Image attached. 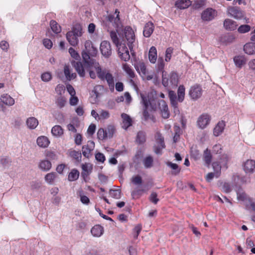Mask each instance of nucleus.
Masks as SVG:
<instances>
[{"label":"nucleus","mask_w":255,"mask_h":255,"mask_svg":"<svg viewBox=\"0 0 255 255\" xmlns=\"http://www.w3.org/2000/svg\"><path fill=\"white\" fill-rule=\"evenodd\" d=\"M66 102V99L65 97L59 96L56 100V104L57 106L60 109L65 106Z\"/></svg>","instance_id":"52"},{"label":"nucleus","mask_w":255,"mask_h":255,"mask_svg":"<svg viewBox=\"0 0 255 255\" xmlns=\"http://www.w3.org/2000/svg\"><path fill=\"white\" fill-rule=\"evenodd\" d=\"M202 92L201 86L196 84L190 88L189 94L192 100H197L201 97Z\"/></svg>","instance_id":"7"},{"label":"nucleus","mask_w":255,"mask_h":255,"mask_svg":"<svg viewBox=\"0 0 255 255\" xmlns=\"http://www.w3.org/2000/svg\"><path fill=\"white\" fill-rule=\"evenodd\" d=\"M251 30V26L248 24H243L241 25L238 29V31L240 33H245Z\"/></svg>","instance_id":"55"},{"label":"nucleus","mask_w":255,"mask_h":255,"mask_svg":"<svg viewBox=\"0 0 255 255\" xmlns=\"http://www.w3.org/2000/svg\"><path fill=\"white\" fill-rule=\"evenodd\" d=\"M155 138L156 142L158 144V146L165 147L164 137L159 132H156L155 135Z\"/></svg>","instance_id":"44"},{"label":"nucleus","mask_w":255,"mask_h":255,"mask_svg":"<svg viewBox=\"0 0 255 255\" xmlns=\"http://www.w3.org/2000/svg\"><path fill=\"white\" fill-rule=\"evenodd\" d=\"M214 172L216 173V178L220 176L221 174V166L219 162H214L212 164Z\"/></svg>","instance_id":"50"},{"label":"nucleus","mask_w":255,"mask_h":255,"mask_svg":"<svg viewBox=\"0 0 255 255\" xmlns=\"http://www.w3.org/2000/svg\"><path fill=\"white\" fill-rule=\"evenodd\" d=\"M149 200L150 202L154 204H156L159 201V199L157 198V194L156 192H152L149 197Z\"/></svg>","instance_id":"61"},{"label":"nucleus","mask_w":255,"mask_h":255,"mask_svg":"<svg viewBox=\"0 0 255 255\" xmlns=\"http://www.w3.org/2000/svg\"><path fill=\"white\" fill-rule=\"evenodd\" d=\"M164 62L163 58L159 57L157 60V71L162 72L164 71Z\"/></svg>","instance_id":"57"},{"label":"nucleus","mask_w":255,"mask_h":255,"mask_svg":"<svg viewBox=\"0 0 255 255\" xmlns=\"http://www.w3.org/2000/svg\"><path fill=\"white\" fill-rule=\"evenodd\" d=\"M105 130H107V131L108 136L112 137L115 131V128L114 126L109 125L107 127V128Z\"/></svg>","instance_id":"63"},{"label":"nucleus","mask_w":255,"mask_h":255,"mask_svg":"<svg viewBox=\"0 0 255 255\" xmlns=\"http://www.w3.org/2000/svg\"><path fill=\"white\" fill-rule=\"evenodd\" d=\"M69 32L76 34L77 36L81 37L83 33L82 26L80 24L77 23L73 25L72 30Z\"/></svg>","instance_id":"26"},{"label":"nucleus","mask_w":255,"mask_h":255,"mask_svg":"<svg viewBox=\"0 0 255 255\" xmlns=\"http://www.w3.org/2000/svg\"><path fill=\"white\" fill-rule=\"evenodd\" d=\"M225 126V123L222 121L219 122L215 127L213 131L214 135L217 136L222 133L224 130Z\"/></svg>","instance_id":"27"},{"label":"nucleus","mask_w":255,"mask_h":255,"mask_svg":"<svg viewBox=\"0 0 255 255\" xmlns=\"http://www.w3.org/2000/svg\"><path fill=\"white\" fill-rule=\"evenodd\" d=\"M52 165L50 161L48 160H41L38 165L39 168L45 171L49 170L51 168Z\"/></svg>","instance_id":"28"},{"label":"nucleus","mask_w":255,"mask_h":255,"mask_svg":"<svg viewBox=\"0 0 255 255\" xmlns=\"http://www.w3.org/2000/svg\"><path fill=\"white\" fill-rule=\"evenodd\" d=\"M149 102L146 99V98H143V102H141V103L143 105V113L142 115L145 121H147L148 120H151L153 123H155L156 121L155 118L153 116L149 114L148 111V102Z\"/></svg>","instance_id":"9"},{"label":"nucleus","mask_w":255,"mask_h":255,"mask_svg":"<svg viewBox=\"0 0 255 255\" xmlns=\"http://www.w3.org/2000/svg\"><path fill=\"white\" fill-rule=\"evenodd\" d=\"M98 138L100 140H103L108 137V133L107 130H105L104 128H101L99 129L97 132Z\"/></svg>","instance_id":"53"},{"label":"nucleus","mask_w":255,"mask_h":255,"mask_svg":"<svg viewBox=\"0 0 255 255\" xmlns=\"http://www.w3.org/2000/svg\"><path fill=\"white\" fill-rule=\"evenodd\" d=\"M148 190V188H136L131 192V196L133 198H139L143 193L146 192Z\"/></svg>","instance_id":"25"},{"label":"nucleus","mask_w":255,"mask_h":255,"mask_svg":"<svg viewBox=\"0 0 255 255\" xmlns=\"http://www.w3.org/2000/svg\"><path fill=\"white\" fill-rule=\"evenodd\" d=\"M166 164L168 167H170L172 169L171 172L172 175H177L180 173L181 168L177 164L172 163L170 161H167Z\"/></svg>","instance_id":"32"},{"label":"nucleus","mask_w":255,"mask_h":255,"mask_svg":"<svg viewBox=\"0 0 255 255\" xmlns=\"http://www.w3.org/2000/svg\"><path fill=\"white\" fill-rule=\"evenodd\" d=\"M140 97L141 98V102H143V98H146V100L149 101L147 102L148 108H149V107L150 106L151 111H156L158 109H159L158 102L159 100L153 99V98L149 97L148 96L144 95L142 94H140Z\"/></svg>","instance_id":"13"},{"label":"nucleus","mask_w":255,"mask_h":255,"mask_svg":"<svg viewBox=\"0 0 255 255\" xmlns=\"http://www.w3.org/2000/svg\"><path fill=\"white\" fill-rule=\"evenodd\" d=\"M26 124L28 128L35 129L38 125V122L35 118L30 117L27 119Z\"/></svg>","instance_id":"33"},{"label":"nucleus","mask_w":255,"mask_h":255,"mask_svg":"<svg viewBox=\"0 0 255 255\" xmlns=\"http://www.w3.org/2000/svg\"><path fill=\"white\" fill-rule=\"evenodd\" d=\"M69 154L77 162L80 163L81 161L82 154L80 151H77L74 150L71 151Z\"/></svg>","instance_id":"42"},{"label":"nucleus","mask_w":255,"mask_h":255,"mask_svg":"<svg viewBox=\"0 0 255 255\" xmlns=\"http://www.w3.org/2000/svg\"><path fill=\"white\" fill-rule=\"evenodd\" d=\"M77 194L80 197V201L84 204L88 205L90 203L89 198L83 194V191L82 189L79 190L77 192Z\"/></svg>","instance_id":"45"},{"label":"nucleus","mask_w":255,"mask_h":255,"mask_svg":"<svg viewBox=\"0 0 255 255\" xmlns=\"http://www.w3.org/2000/svg\"><path fill=\"white\" fill-rule=\"evenodd\" d=\"M168 96L170 99L171 105H175L177 103L178 97L176 93L172 90L168 92Z\"/></svg>","instance_id":"43"},{"label":"nucleus","mask_w":255,"mask_h":255,"mask_svg":"<svg viewBox=\"0 0 255 255\" xmlns=\"http://www.w3.org/2000/svg\"><path fill=\"white\" fill-rule=\"evenodd\" d=\"M79 172L76 169H73L71 170L68 176V179L69 181L77 180L79 176Z\"/></svg>","instance_id":"34"},{"label":"nucleus","mask_w":255,"mask_h":255,"mask_svg":"<svg viewBox=\"0 0 255 255\" xmlns=\"http://www.w3.org/2000/svg\"><path fill=\"white\" fill-rule=\"evenodd\" d=\"M212 158V156L210 150L207 148L204 152L203 159L205 164L207 166L210 165L211 162Z\"/></svg>","instance_id":"37"},{"label":"nucleus","mask_w":255,"mask_h":255,"mask_svg":"<svg viewBox=\"0 0 255 255\" xmlns=\"http://www.w3.org/2000/svg\"><path fill=\"white\" fill-rule=\"evenodd\" d=\"M100 51L102 54L106 58H108L112 54V48L110 43L108 41H103L100 45Z\"/></svg>","instance_id":"10"},{"label":"nucleus","mask_w":255,"mask_h":255,"mask_svg":"<svg viewBox=\"0 0 255 255\" xmlns=\"http://www.w3.org/2000/svg\"><path fill=\"white\" fill-rule=\"evenodd\" d=\"M191 4V1L190 0H179L175 2L176 6L180 9L187 8Z\"/></svg>","instance_id":"31"},{"label":"nucleus","mask_w":255,"mask_h":255,"mask_svg":"<svg viewBox=\"0 0 255 255\" xmlns=\"http://www.w3.org/2000/svg\"><path fill=\"white\" fill-rule=\"evenodd\" d=\"M121 117L123 119L122 127L127 129L132 125V120L129 116L125 113L122 114Z\"/></svg>","instance_id":"20"},{"label":"nucleus","mask_w":255,"mask_h":255,"mask_svg":"<svg viewBox=\"0 0 255 255\" xmlns=\"http://www.w3.org/2000/svg\"><path fill=\"white\" fill-rule=\"evenodd\" d=\"M158 106L162 117L165 119H168L170 116V113L166 102L163 100H160L158 102Z\"/></svg>","instance_id":"11"},{"label":"nucleus","mask_w":255,"mask_h":255,"mask_svg":"<svg viewBox=\"0 0 255 255\" xmlns=\"http://www.w3.org/2000/svg\"><path fill=\"white\" fill-rule=\"evenodd\" d=\"M135 68L136 71L140 74H142L143 76H145L146 74V68L145 64L143 62H139L135 65Z\"/></svg>","instance_id":"35"},{"label":"nucleus","mask_w":255,"mask_h":255,"mask_svg":"<svg viewBox=\"0 0 255 255\" xmlns=\"http://www.w3.org/2000/svg\"><path fill=\"white\" fill-rule=\"evenodd\" d=\"M92 235L96 237L101 236L104 233V228L99 225L94 226L91 230Z\"/></svg>","instance_id":"22"},{"label":"nucleus","mask_w":255,"mask_h":255,"mask_svg":"<svg viewBox=\"0 0 255 255\" xmlns=\"http://www.w3.org/2000/svg\"><path fill=\"white\" fill-rule=\"evenodd\" d=\"M217 15V12L212 8H208L204 10L201 14V18L203 21L212 20Z\"/></svg>","instance_id":"8"},{"label":"nucleus","mask_w":255,"mask_h":255,"mask_svg":"<svg viewBox=\"0 0 255 255\" xmlns=\"http://www.w3.org/2000/svg\"><path fill=\"white\" fill-rule=\"evenodd\" d=\"M50 25L52 30L54 33L58 34L61 32V26L58 24V23L56 21L54 20H51Z\"/></svg>","instance_id":"40"},{"label":"nucleus","mask_w":255,"mask_h":255,"mask_svg":"<svg viewBox=\"0 0 255 255\" xmlns=\"http://www.w3.org/2000/svg\"><path fill=\"white\" fill-rule=\"evenodd\" d=\"M98 53V49L95 47L92 41L86 40L84 44V48L82 52V56L85 64L90 66H97L99 64L93 57L96 56Z\"/></svg>","instance_id":"2"},{"label":"nucleus","mask_w":255,"mask_h":255,"mask_svg":"<svg viewBox=\"0 0 255 255\" xmlns=\"http://www.w3.org/2000/svg\"><path fill=\"white\" fill-rule=\"evenodd\" d=\"M244 169L246 173H252L255 169V161L247 160L244 164Z\"/></svg>","instance_id":"19"},{"label":"nucleus","mask_w":255,"mask_h":255,"mask_svg":"<svg viewBox=\"0 0 255 255\" xmlns=\"http://www.w3.org/2000/svg\"><path fill=\"white\" fill-rule=\"evenodd\" d=\"M37 143L39 146L43 148H46L50 143V141L46 136H41L37 138Z\"/></svg>","instance_id":"24"},{"label":"nucleus","mask_w":255,"mask_h":255,"mask_svg":"<svg viewBox=\"0 0 255 255\" xmlns=\"http://www.w3.org/2000/svg\"><path fill=\"white\" fill-rule=\"evenodd\" d=\"M57 174L55 172H51L45 176V180L48 183L52 184Z\"/></svg>","instance_id":"47"},{"label":"nucleus","mask_w":255,"mask_h":255,"mask_svg":"<svg viewBox=\"0 0 255 255\" xmlns=\"http://www.w3.org/2000/svg\"><path fill=\"white\" fill-rule=\"evenodd\" d=\"M41 78L42 81L44 82H48L51 79L52 76L50 73L45 72L41 75Z\"/></svg>","instance_id":"64"},{"label":"nucleus","mask_w":255,"mask_h":255,"mask_svg":"<svg viewBox=\"0 0 255 255\" xmlns=\"http://www.w3.org/2000/svg\"><path fill=\"white\" fill-rule=\"evenodd\" d=\"M173 49L171 47H168L166 49L165 52V61L168 62L171 59V55L173 53Z\"/></svg>","instance_id":"62"},{"label":"nucleus","mask_w":255,"mask_h":255,"mask_svg":"<svg viewBox=\"0 0 255 255\" xmlns=\"http://www.w3.org/2000/svg\"><path fill=\"white\" fill-rule=\"evenodd\" d=\"M95 71L97 74L98 77L101 80H106L111 90L114 89V79L112 74L106 70H102L101 67L99 64L95 67Z\"/></svg>","instance_id":"4"},{"label":"nucleus","mask_w":255,"mask_h":255,"mask_svg":"<svg viewBox=\"0 0 255 255\" xmlns=\"http://www.w3.org/2000/svg\"><path fill=\"white\" fill-rule=\"evenodd\" d=\"M71 64L80 77H84L85 76V70H86L89 72L90 76L92 79L96 78V73L93 71V69L95 70L94 66H90L85 63L83 65L81 62L75 61H72Z\"/></svg>","instance_id":"3"},{"label":"nucleus","mask_w":255,"mask_h":255,"mask_svg":"<svg viewBox=\"0 0 255 255\" xmlns=\"http://www.w3.org/2000/svg\"><path fill=\"white\" fill-rule=\"evenodd\" d=\"M125 37L127 41L128 48L132 54L133 44L135 41V35L133 30L130 26H126L124 29Z\"/></svg>","instance_id":"5"},{"label":"nucleus","mask_w":255,"mask_h":255,"mask_svg":"<svg viewBox=\"0 0 255 255\" xmlns=\"http://www.w3.org/2000/svg\"><path fill=\"white\" fill-rule=\"evenodd\" d=\"M153 162V158L151 156H148L146 157L143 161V163L145 168H149L152 166Z\"/></svg>","instance_id":"49"},{"label":"nucleus","mask_w":255,"mask_h":255,"mask_svg":"<svg viewBox=\"0 0 255 255\" xmlns=\"http://www.w3.org/2000/svg\"><path fill=\"white\" fill-rule=\"evenodd\" d=\"M64 74L68 80H71L72 79H75L77 75L75 73H70V70L68 66H65L64 67Z\"/></svg>","instance_id":"41"},{"label":"nucleus","mask_w":255,"mask_h":255,"mask_svg":"<svg viewBox=\"0 0 255 255\" xmlns=\"http://www.w3.org/2000/svg\"><path fill=\"white\" fill-rule=\"evenodd\" d=\"M234 60L236 65L239 67H241L246 63L244 58L242 56H236L234 58Z\"/></svg>","instance_id":"51"},{"label":"nucleus","mask_w":255,"mask_h":255,"mask_svg":"<svg viewBox=\"0 0 255 255\" xmlns=\"http://www.w3.org/2000/svg\"><path fill=\"white\" fill-rule=\"evenodd\" d=\"M170 81L173 85H176L178 83V78L177 74L175 72H171L170 74Z\"/></svg>","instance_id":"58"},{"label":"nucleus","mask_w":255,"mask_h":255,"mask_svg":"<svg viewBox=\"0 0 255 255\" xmlns=\"http://www.w3.org/2000/svg\"><path fill=\"white\" fill-rule=\"evenodd\" d=\"M1 102L7 106H12L14 104V100L7 94H3L0 97Z\"/></svg>","instance_id":"23"},{"label":"nucleus","mask_w":255,"mask_h":255,"mask_svg":"<svg viewBox=\"0 0 255 255\" xmlns=\"http://www.w3.org/2000/svg\"><path fill=\"white\" fill-rule=\"evenodd\" d=\"M235 39V36L233 34L226 35L222 37V41L226 43H232Z\"/></svg>","instance_id":"56"},{"label":"nucleus","mask_w":255,"mask_h":255,"mask_svg":"<svg viewBox=\"0 0 255 255\" xmlns=\"http://www.w3.org/2000/svg\"><path fill=\"white\" fill-rule=\"evenodd\" d=\"M123 69L128 75L130 78H133L135 77V74L133 70L127 63L123 64Z\"/></svg>","instance_id":"46"},{"label":"nucleus","mask_w":255,"mask_h":255,"mask_svg":"<svg viewBox=\"0 0 255 255\" xmlns=\"http://www.w3.org/2000/svg\"><path fill=\"white\" fill-rule=\"evenodd\" d=\"M120 11L116 9L114 14H109L106 17L104 25L108 31H110V37L113 42L117 46L120 43L117 32L122 26L120 20Z\"/></svg>","instance_id":"1"},{"label":"nucleus","mask_w":255,"mask_h":255,"mask_svg":"<svg viewBox=\"0 0 255 255\" xmlns=\"http://www.w3.org/2000/svg\"><path fill=\"white\" fill-rule=\"evenodd\" d=\"M110 113L108 111L102 110L99 114V121L105 120L110 118Z\"/></svg>","instance_id":"54"},{"label":"nucleus","mask_w":255,"mask_h":255,"mask_svg":"<svg viewBox=\"0 0 255 255\" xmlns=\"http://www.w3.org/2000/svg\"><path fill=\"white\" fill-rule=\"evenodd\" d=\"M148 58L151 63H155L157 59V50L155 47L152 46L150 47L148 53Z\"/></svg>","instance_id":"30"},{"label":"nucleus","mask_w":255,"mask_h":255,"mask_svg":"<svg viewBox=\"0 0 255 255\" xmlns=\"http://www.w3.org/2000/svg\"><path fill=\"white\" fill-rule=\"evenodd\" d=\"M69 52L71 56L75 60H79L80 59V57L78 53L72 47H70L69 49Z\"/></svg>","instance_id":"59"},{"label":"nucleus","mask_w":255,"mask_h":255,"mask_svg":"<svg viewBox=\"0 0 255 255\" xmlns=\"http://www.w3.org/2000/svg\"><path fill=\"white\" fill-rule=\"evenodd\" d=\"M228 12L231 16L237 19H241L244 17L243 11L237 7H231L229 9Z\"/></svg>","instance_id":"15"},{"label":"nucleus","mask_w":255,"mask_h":255,"mask_svg":"<svg viewBox=\"0 0 255 255\" xmlns=\"http://www.w3.org/2000/svg\"><path fill=\"white\" fill-rule=\"evenodd\" d=\"M244 50L249 55L255 54V43L252 41L246 44L244 46Z\"/></svg>","instance_id":"21"},{"label":"nucleus","mask_w":255,"mask_h":255,"mask_svg":"<svg viewBox=\"0 0 255 255\" xmlns=\"http://www.w3.org/2000/svg\"><path fill=\"white\" fill-rule=\"evenodd\" d=\"M116 46L118 48L119 56L121 59L125 61H128L130 59V55L125 42H121Z\"/></svg>","instance_id":"6"},{"label":"nucleus","mask_w":255,"mask_h":255,"mask_svg":"<svg viewBox=\"0 0 255 255\" xmlns=\"http://www.w3.org/2000/svg\"><path fill=\"white\" fill-rule=\"evenodd\" d=\"M174 135L173 136V141L176 143L180 139V136L182 133V130L179 126H174Z\"/></svg>","instance_id":"39"},{"label":"nucleus","mask_w":255,"mask_h":255,"mask_svg":"<svg viewBox=\"0 0 255 255\" xmlns=\"http://www.w3.org/2000/svg\"><path fill=\"white\" fill-rule=\"evenodd\" d=\"M210 120L211 117L209 115L203 114L198 118L197 125L200 128L203 129L209 124Z\"/></svg>","instance_id":"12"},{"label":"nucleus","mask_w":255,"mask_h":255,"mask_svg":"<svg viewBox=\"0 0 255 255\" xmlns=\"http://www.w3.org/2000/svg\"><path fill=\"white\" fill-rule=\"evenodd\" d=\"M154 26L152 22L146 23L144 27L143 34L146 37H149L153 33Z\"/></svg>","instance_id":"17"},{"label":"nucleus","mask_w":255,"mask_h":255,"mask_svg":"<svg viewBox=\"0 0 255 255\" xmlns=\"http://www.w3.org/2000/svg\"><path fill=\"white\" fill-rule=\"evenodd\" d=\"M146 138L145 132L143 130H140L137 133L135 140L138 144H142L146 141Z\"/></svg>","instance_id":"29"},{"label":"nucleus","mask_w":255,"mask_h":255,"mask_svg":"<svg viewBox=\"0 0 255 255\" xmlns=\"http://www.w3.org/2000/svg\"><path fill=\"white\" fill-rule=\"evenodd\" d=\"M185 88L183 85H180L177 90L178 101L182 102L184 99Z\"/></svg>","instance_id":"38"},{"label":"nucleus","mask_w":255,"mask_h":255,"mask_svg":"<svg viewBox=\"0 0 255 255\" xmlns=\"http://www.w3.org/2000/svg\"><path fill=\"white\" fill-rule=\"evenodd\" d=\"M51 133L55 136H60L63 134V129L61 126L56 125L52 128Z\"/></svg>","instance_id":"36"},{"label":"nucleus","mask_w":255,"mask_h":255,"mask_svg":"<svg viewBox=\"0 0 255 255\" xmlns=\"http://www.w3.org/2000/svg\"><path fill=\"white\" fill-rule=\"evenodd\" d=\"M80 36H77L76 34H73L69 31L67 32L66 33V39L69 44L73 46H76L79 43V39L78 38Z\"/></svg>","instance_id":"16"},{"label":"nucleus","mask_w":255,"mask_h":255,"mask_svg":"<svg viewBox=\"0 0 255 255\" xmlns=\"http://www.w3.org/2000/svg\"><path fill=\"white\" fill-rule=\"evenodd\" d=\"M131 181L134 184L138 185L142 183V180L141 177L137 175L132 177Z\"/></svg>","instance_id":"60"},{"label":"nucleus","mask_w":255,"mask_h":255,"mask_svg":"<svg viewBox=\"0 0 255 255\" xmlns=\"http://www.w3.org/2000/svg\"><path fill=\"white\" fill-rule=\"evenodd\" d=\"M95 147V143L93 141H88L87 144L82 147V154L84 156L89 158L91 155V152Z\"/></svg>","instance_id":"14"},{"label":"nucleus","mask_w":255,"mask_h":255,"mask_svg":"<svg viewBox=\"0 0 255 255\" xmlns=\"http://www.w3.org/2000/svg\"><path fill=\"white\" fill-rule=\"evenodd\" d=\"M224 27L227 30L233 31L237 28V22L232 19L227 18L224 21Z\"/></svg>","instance_id":"18"},{"label":"nucleus","mask_w":255,"mask_h":255,"mask_svg":"<svg viewBox=\"0 0 255 255\" xmlns=\"http://www.w3.org/2000/svg\"><path fill=\"white\" fill-rule=\"evenodd\" d=\"M109 194L112 197L116 199H120L121 197V191L120 189H110Z\"/></svg>","instance_id":"48"}]
</instances>
